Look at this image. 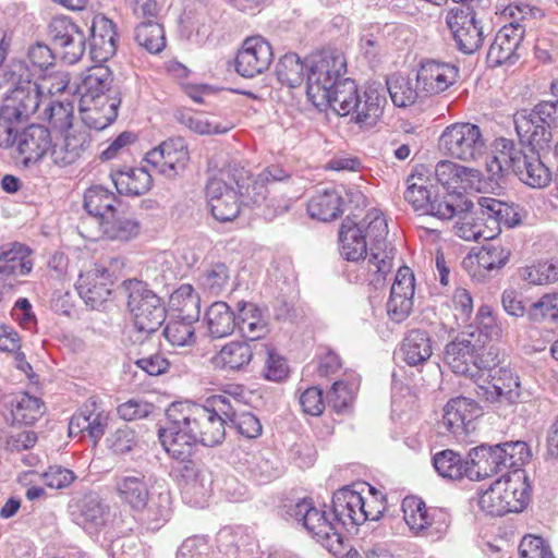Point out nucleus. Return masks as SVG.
Instances as JSON below:
<instances>
[{
    "instance_id": "f257e3e1",
    "label": "nucleus",
    "mask_w": 558,
    "mask_h": 558,
    "mask_svg": "<svg viewBox=\"0 0 558 558\" xmlns=\"http://www.w3.org/2000/svg\"><path fill=\"white\" fill-rule=\"evenodd\" d=\"M345 71L343 54L326 52L308 65L307 97L320 110L330 107L338 116H350L362 129L373 128L386 104L384 88L373 84L361 95L353 80L342 77Z\"/></svg>"
},
{
    "instance_id": "f03ea898",
    "label": "nucleus",
    "mask_w": 558,
    "mask_h": 558,
    "mask_svg": "<svg viewBox=\"0 0 558 558\" xmlns=\"http://www.w3.org/2000/svg\"><path fill=\"white\" fill-rule=\"evenodd\" d=\"M168 425L159 429V439L166 451L184 458L193 452L195 444L214 447L226 437V426L208 405L194 402H173L166 411Z\"/></svg>"
},
{
    "instance_id": "7ed1b4c3",
    "label": "nucleus",
    "mask_w": 558,
    "mask_h": 558,
    "mask_svg": "<svg viewBox=\"0 0 558 558\" xmlns=\"http://www.w3.org/2000/svg\"><path fill=\"white\" fill-rule=\"evenodd\" d=\"M111 492L134 517H138L147 525H153V529L159 527L170 517L169 493H160L157 497L150 498L149 483L143 472L116 474L112 477Z\"/></svg>"
},
{
    "instance_id": "20e7f679",
    "label": "nucleus",
    "mask_w": 558,
    "mask_h": 558,
    "mask_svg": "<svg viewBox=\"0 0 558 558\" xmlns=\"http://www.w3.org/2000/svg\"><path fill=\"white\" fill-rule=\"evenodd\" d=\"M5 77L12 88L0 109V134H10L13 128L27 122L43 104L26 61H13Z\"/></svg>"
},
{
    "instance_id": "39448f33",
    "label": "nucleus",
    "mask_w": 558,
    "mask_h": 558,
    "mask_svg": "<svg viewBox=\"0 0 558 558\" xmlns=\"http://www.w3.org/2000/svg\"><path fill=\"white\" fill-rule=\"evenodd\" d=\"M488 173L495 178L512 171L523 183L542 189L549 184L551 174L534 149L518 148L512 141L496 142L494 155L487 160Z\"/></svg>"
},
{
    "instance_id": "423d86ee",
    "label": "nucleus",
    "mask_w": 558,
    "mask_h": 558,
    "mask_svg": "<svg viewBox=\"0 0 558 558\" xmlns=\"http://www.w3.org/2000/svg\"><path fill=\"white\" fill-rule=\"evenodd\" d=\"M531 458L526 442L509 441L495 446L481 445L468 453V478L480 481L504 470L521 468Z\"/></svg>"
},
{
    "instance_id": "0eeeda50",
    "label": "nucleus",
    "mask_w": 558,
    "mask_h": 558,
    "mask_svg": "<svg viewBox=\"0 0 558 558\" xmlns=\"http://www.w3.org/2000/svg\"><path fill=\"white\" fill-rule=\"evenodd\" d=\"M530 484L520 468L502 474L478 495V507L490 515L520 512L529 504Z\"/></svg>"
},
{
    "instance_id": "6e6552de",
    "label": "nucleus",
    "mask_w": 558,
    "mask_h": 558,
    "mask_svg": "<svg viewBox=\"0 0 558 558\" xmlns=\"http://www.w3.org/2000/svg\"><path fill=\"white\" fill-rule=\"evenodd\" d=\"M369 240V255L366 260L369 282L377 287L391 271L396 254L395 247L386 241L388 225L383 213L372 208L359 225Z\"/></svg>"
},
{
    "instance_id": "1a4fd4ad",
    "label": "nucleus",
    "mask_w": 558,
    "mask_h": 558,
    "mask_svg": "<svg viewBox=\"0 0 558 558\" xmlns=\"http://www.w3.org/2000/svg\"><path fill=\"white\" fill-rule=\"evenodd\" d=\"M287 514L296 523H301L307 533L332 555H341L345 550L344 538L339 530V522L330 519V514L304 498L290 506Z\"/></svg>"
},
{
    "instance_id": "9d476101",
    "label": "nucleus",
    "mask_w": 558,
    "mask_h": 558,
    "mask_svg": "<svg viewBox=\"0 0 558 558\" xmlns=\"http://www.w3.org/2000/svg\"><path fill=\"white\" fill-rule=\"evenodd\" d=\"M470 329L457 336L445 348V362L459 375L471 376L499 363V348L486 347L472 339Z\"/></svg>"
},
{
    "instance_id": "9b49d317",
    "label": "nucleus",
    "mask_w": 558,
    "mask_h": 558,
    "mask_svg": "<svg viewBox=\"0 0 558 558\" xmlns=\"http://www.w3.org/2000/svg\"><path fill=\"white\" fill-rule=\"evenodd\" d=\"M533 9L525 3H511L504 10V15L512 21L505 24L495 35L487 52V62L493 66L511 65L520 58L521 41L525 26L521 21L532 15Z\"/></svg>"
},
{
    "instance_id": "f8f14e48",
    "label": "nucleus",
    "mask_w": 558,
    "mask_h": 558,
    "mask_svg": "<svg viewBox=\"0 0 558 558\" xmlns=\"http://www.w3.org/2000/svg\"><path fill=\"white\" fill-rule=\"evenodd\" d=\"M386 507L381 501H369L362 490L345 486L338 489L332 497V511L336 522L341 525H361L371 520H378Z\"/></svg>"
},
{
    "instance_id": "ddd939ff",
    "label": "nucleus",
    "mask_w": 558,
    "mask_h": 558,
    "mask_svg": "<svg viewBox=\"0 0 558 558\" xmlns=\"http://www.w3.org/2000/svg\"><path fill=\"white\" fill-rule=\"evenodd\" d=\"M128 306L133 314L134 326L140 332L157 331L166 319V308L158 295L142 281H130Z\"/></svg>"
},
{
    "instance_id": "4468645a",
    "label": "nucleus",
    "mask_w": 558,
    "mask_h": 558,
    "mask_svg": "<svg viewBox=\"0 0 558 558\" xmlns=\"http://www.w3.org/2000/svg\"><path fill=\"white\" fill-rule=\"evenodd\" d=\"M439 148L446 156L469 162L482 156L485 141L477 125L457 122L445 128L439 137Z\"/></svg>"
},
{
    "instance_id": "2eb2a0df",
    "label": "nucleus",
    "mask_w": 558,
    "mask_h": 558,
    "mask_svg": "<svg viewBox=\"0 0 558 558\" xmlns=\"http://www.w3.org/2000/svg\"><path fill=\"white\" fill-rule=\"evenodd\" d=\"M402 510L404 521L414 536L438 541L448 531L450 515L441 508H428L421 499L405 498Z\"/></svg>"
},
{
    "instance_id": "dca6fc26",
    "label": "nucleus",
    "mask_w": 558,
    "mask_h": 558,
    "mask_svg": "<svg viewBox=\"0 0 558 558\" xmlns=\"http://www.w3.org/2000/svg\"><path fill=\"white\" fill-rule=\"evenodd\" d=\"M446 23L457 48L466 54L475 52L483 43V28L468 4L454 5L446 15Z\"/></svg>"
},
{
    "instance_id": "f3484780",
    "label": "nucleus",
    "mask_w": 558,
    "mask_h": 558,
    "mask_svg": "<svg viewBox=\"0 0 558 558\" xmlns=\"http://www.w3.org/2000/svg\"><path fill=\"white\" fill-rule=\"evenodd\" d=\"M13 128L10 134H0L5 147H15L24 165L39 161L51 148V135L47 128L32 124L17 133Z\"/></svg>"
},
{
    "instance_id": "a211bd4d",
    "label": "nucleus",
    "mask_w": 558,
    "mask_h": 558,
    "mask_svg": "<svg viewBox=\"0 0 558 558\" xmlns=\"http://www.w3.org/2000/svg\"><path fill=\"white\" fill-rule=\"evenodd\" d=\"M232 181L227 179L226 171L220 177L213 178L206 185L208 205L215 219L226 222L231 221L240 214V193L232 186Z\"/></svg>"
},
{
    "instance_id": "6ab92c4d",
    "label": "nucleus",
    "mask_w": 558,
    "mask_h": 558,
    "mask_svg": "<svg viewBox=\"0 0 558 558\" xmlns=\"http://www.w3.org/2000/svg\"><path fill=\"white\" fill-rule=\"evenodd\" d=\"M49 36L61 58L73 64L85 51L86 38L84 33L66 16H56L48 26Z\"/></svg>"
},
{
    "instance_id": "aec40b11",
    "label": "nucleus",
    "mask_w": 558,
    "mask_h": 558,
    "mask_svg": "<svg viewBox=\"0 0 558 558\" xmlns=\"http://www.w3.org/2000/svg\"><path fill=\"white\" fill-rule=\"evenodd\" d=\"M483 411L480 404L471 398L456 397L448 400L442 409L439 427L456 437L464 436L473 429V423Z\"/></svg>"
},
{
    "instance_id": "412c9836",
    "label": "nucleus",
    "mask_w": 558,
    "mask_h": 558,
    "mask_svg": "<svg viewBox=\"0 0 558 558\" xmlns=\"http://www.w3.org/2000/svg\"><path fill=\"white\" fill-rule=\"evenodd\" d=\"M145 160L167 178H174L186 167L190 156L183 138L163 141L146 154Z\"/></svg>"
},
{
    "instance_id": "4be33fe9",
    "label": "nucleus",
    "mask_w": 558,
    "mask_h": 558,
    "mask_svg": "<svg viewBox=\"0 0 558 558\" xmlns=\"http://www.w3.org/2000/svg\"><path fill=\"white\" fill-rule=\"evenodd\" d=\"M514 125L520 142L527 149H543L551 141V124L541 113L539 104L532 110H521L514 114Z\"/></svg>"
},
{
    "instance_id": "5701e85b",
    "label": "nucleus",
    "mask_w": 558,
    "mask_h": 558,
    "mask_svg": "<svg viewBox=\"0 0 558 558\" xmlns=\"http://www.w3.org/2000/svg\"><path fill=\"white\" fill-rule=\"evenodd\" d=\"M459 76V70L449 62L426 59L420 63L416 84L424 97L438 95L452 86Z\"/></svg>"
},
{
    "instance_id": "b1692460",
    "label": "nucleus",
    "mask_w": 558,
    "mask_h": 558,
    "mask_svg": "<svg viewBox=\"0 0 558 558\" xmlns=\"http://www.w3.org/2000/svg\"><path fill=\"white\" fill-rule=\"evenodd\" d=\"M274 58L270 44L262 36L246 38L235 58V70L243 77H254L266 71Z\"/></svg>"
},
{
    "instance_id": "393cba45",
    "label": "nucleus",
    "mask_w": 558,
    "mask_h": 558,
    "mask_svg": "<svg viewBox=\"0 0 558 558\" xmlns=\"http://www.w3.org/2000/svg\"><path fill=\"white\" fill-rule=\"evenodd\" d=\"M415 277L408 266L400 267L391 287L387 302V313L396 323L404 322L413 310Z\"/></svg>"
},
{
    "instance_id": "a878e982",
    "label": "nucleus",
    "mask_w": 558,
    "mask_h": 558,
    "mask_svg": "<svg viewBox=\"0 0 558 558\" xmlns=\"http://www.w3.org/2000/svg\"><path fill=\"white\" fill-rule=\"evenodd\" d=\"M117 203L114 193L101 185L87 189L84 193V208L88 215L78 226L80 234L83 236L86 230H92L106 218H114Z\"/></svg>"
},
{
    "instance_id": "bb28decb",
    "label": "nucleus",
    "mask_w": 558,
    "mask_h": 558,
    "mask_svg": "<svg viewBox=\"0 0 558 558\" xmlns=\"http://www.w3.org/2000/svg\"><path fill=\"white\" fill-rule=\"evenodd\" d=\"M435 174L437 181L445 189L459 196H462V193L480 189L481 172L478 170L450 160H440L436 165Z\"/></svg>"
},
{
    "instance_id": "cd10ccee",
    "label": "nucleus",
    "mask_w": 558,
    "mask_h": 558,
    "mask_svg": "<svg viewBox=\"0 0 558 558\" xmlns=\"http://www.w3.org/2000/svg\"><path fill=\"white\" fill-rule=\"evenodd\" d=\"M113 76L110 69L101 63L94 65L83 75L77 86L80 102L92 104V101L112 100L119 97L118 92L112 87Z\"/></svg>"
},
{
    "instance_id": "c85d7f7f",
    "label": "nucleus",
    "mask_w": 558,
    "mask_h": 558,
    "mask_svg": "<svg viewBox=\"0 0 558 558\" xmlns=\"http://www.w3.org/2000/svg\"><path fill=\"white\" fill-rule=\"evenodd\" d=\"M109 414L94 398L88 399L71 417L69 435L87 434L95 440L100 439L108 425Z\"/></svg>"
},
{
    "instance_id": "c756f323",
    "label": "nucleus",
    "mask_w": 558,
    "mask_h": 558,
    "mask_svg": "<svg viewBox=\"0 0 558 558\" xmlns=\"http://www.w3.org/2000/svg\"><path fill=\"white\" fill-rule=\"evenodd\" d=\"M111 274L101 265L80 275L76 289L87 305L95 308L102 304L111 293Z\"/></svg>"
},
{
    "instance_id": "7c9ffc66",
    "label": "nucleus",
    "mask_w": 558,
    "mask_h": 558,
    "mask_svg": "<svg viewBox=\"0 0 558 558\" xmlns=\"http://www.w3.org/2000/svg\"><path fill=\"white\" fill-rule=\"evenodd\" d=\"M117 51V31L113 22L105 15L94 16L90 26L89 53L93 61H108Z\"/></svg>"
},
{
    "instance_id": "2f4dec72",
    "label": "nucleus",
    "mask_w": 558,
    "mask_h": 558,
    "mask_svg": "<svg viewBox=\"0 0 558 558\" xmlns=\"http://www.w3.org/2000/svg\"><path fill=\"white\" fill-rule=\"evenodd\" d=\"M167 452L178 461V465L173 470L177 476L183 481L182 494L184 499L194 507H203L205 504L204 485L201 478V470L191 459L192 452L184 458L177 457L172 451Z\"/></svg>"
},
{
    "instance_id": "473e14b6",
    "label": "nucleus",
    "mask_w": 558,
    "mask_h": 558,
    "mask_svg": "<svg viewBox=\"0 0 558 558\" xmlns=\"http://www.w3.org/2000/svg\"><path fill=\"white\" fill-rule=\"evenodd\" d=\"M483 397L489 402L515 404L521 398L519 377L509 368H499L492 375V381L481 387Z\"/></svg>"
},
{
    "instance_id": "72a5a7b5",
    "label": "nucleus",
    "mask_w": 558,
    "mask_h": 558,
    "mask_svg": "<svg viewBox=\"0 0 558 558\" xmlns=\"http://www.w3.org/2000/svg\"><path fill=\"white\" fill-rule=\"evenodd\" d=\"M482 216L485 217L488 228L494 229L493 239L498 235L501 228H514L521 223V215L513 205L493 197H480Z\"/></svg>"
},
{
    "instance_id": "f704fd0d",
    "label": "nucleus",
    "mask_w": 558,
    "mask_h": 558,
    "mask_svg": "<svg viewBox=\"0 0 558 558\" xmlns=\"http://www.w3.org/2000/svg\"><path fill=\"white\" fill-rule=\"evenodd\" d=\"M111 180L121 195L141 196L153 186L151 174L143 167L122 166L111 171Z\"/></svg>"
},
{
    "instance_id": "c9c22d12",
    "label": "nucleus",
    "mask_w": 558,
    "mask_h": 558,
    "mask_svg": "<svg viewBox=\"0 0 558 558\" xmlns=\"http://www.w3.org/2000/svg\"><path fill=\"white\" fill-rule=\"evenodd\" d=\"M254 356L251 344L246 341H229L216 352L210 363L216 369L240 372L245 369Z\"/></svg>"
},
{
    "instance_id": "e433bc0d",
    "label": "nucleus",
    "mask_w": 558,
    "mask_h": 558,
    "mask_svg": "<svg viewBox=\"0 0 558 558\" xmlns=\"http://www.w3.org/2000/svg\"><path fill=\"white\" fill-rule=\"evenodd\" d=\"M87 126L76 124L64 130L63 145L52 150L53 160L60 166L74 163L90 145L92 137Z\"/></svg>"
},
{
    "instance_id": "4c0bfd02",
    "label": "nucleus",
    "mask_w": 558,
    "mask_h": 558,
    "mask_svg": "<svg viewBox=\"0 0 558 558\" xmlns=\"http://www.w3.org/2000/svg\"><path fill=\"white\" fill-rule=\"evenodd\" d=\"M140 231L137 221L126 217L117 216L114 218H106L95 226L92 230H86L83 238L89 241H98L101 239L128 241Z\"/></svg>"
},
{
    "instance_id": "58836bf2",
    "label": "nucleus",
    "mask_w": 558,
    "mask_h": 558,
    "mask_svg": "<svg viewBox=\"0 0 558 558\" xmlns=\"http://www.w3.org/2000/svg\"><path fill=\"white\" fill-rule=\"evenodd\" d=\"M120 97H112V100L92 101V104L80 102L82 122L88 129L101 131L110 125L118 117Z\"/></svg>"
},
{
    "instance_id": "ea45409f",
    "label": "nucleus",
    "mask_w": 558,
    "mask_h": 558,
    "mask_svg": "<svg viewBox=\"0 0 558 558\" xmlns=\"http://www.w3.org/2000/svg\"><path fill=\"white\" fill-rule=\"evenodd\" d=\"M226 175L228 180L235 184L243 202L258 204L266 198L268 183L265 180H260L259 173L252 178L247 169L234 165L226 171Z\"/></svg>"
},
{
    "instance_id": "a19ab883",
    "label": "nucleus",
    "mask_w": 558,
    "mask_h": 558,
    "mask_svg": "<svg viewBox=\"0 0 558 558\" xmlns=\"http://www.w3.org/2000/svg\"><path fill=\"white\" fill-rule=\"evenodd\" d=\"M340 253L351 262H357L364 258V263L368 258L367 241L364 230L356 223L345 221L342 223L339 231Z\"/></svg>"
},
{
    "instance_id": "79ce46f5",
    "label": "nucleus",
    "mask_w": 558,
    "mask_h": 558,
    "mask_svg": "<svg viewBox=\"0 0 558 558\" xmlns=\"http://www.w3.org/2000/svg\"><path fill=\"white\" fill-rule=\"evenodd\" d=\"M236 327L243 337L254 341L268 332L267 319L264 312L254 303L240 302Z\"/></svg>"
},
{
    "instance_id": "37998d69",
    "label": "nucleus",
    "mask_w": 558,
    "mask_h": 558,
    "mask_svg": "<svg viewBox=\"0 0 558 558\" xmlns=\"http://www.w3.org/2000/svg\"><path fill=\"white\" fill-rule=\"evenodd\" d=\"M31 254V248L19 242L1 245L0 263H2L5 268H10L7 271V277L28 275L33 269Z\"/></svg>"
},
{
    "instance_id": "c03bdc74",
    "label": "nucleus",
    "mask_w": 558,
    "mask_h": 558,
    "mask_svg": "<svg viewBox=\"0 0 558 558\" xmlns=\"http://www.w3.org/2000/svg\"><path fill=\"white\" fill-rule=\"evenodd\" d=\"M209 336L220 339L230 336L236 327V318L231 307L222 301L214 302L205 313Z\"/></svg>"
},
{
    "instance_id": "a18cd8bd",
    "label": "nucleus",
    "mask_w": 558,
    "mask_h": 558,
    "mask_svg": "<svg viewBox=\"0 0 558 558\" xmlns=\"http://www.w3.org/2000/svg\"><path fill=\"white\" fill-rule=\"evenodd\" d=\"M472 339L486 347H497L502 338V326L489 305H482L476 314V328L470 331Z\"/></svg>"
},
{
    "instance_id": "49530a36",
    "label": "nucleus",
    "mask_w": 558,
    "mask_h": 558,
    "mask_svg": "<svg viewBox=\"0 0 558 558\" xmlns=\"http://www.w3.org/2000/svg\"><path fill=\"white\" fill-rule=\"evenodd\" d=\"M342 197L335 189L318 191L307 204V213L320 221L336 219L342 213Z\"/></svg>"
},
{
    "instance_id": "de8ad7c7",
    "label": "nucleus",
    "mask_w": 558,
    "mask_h": 558,
    "mask_svg": "<svg viewBox=\"0 0 558 558\" xmlns=\"http://www.w3.org/2000/svg\"><path fill=\"white\" fill-rule=\"evenodd\" d=\"M169 307L177 313V317L198 320L201 315V298L191 284H181L172 292Z\"/></svg>"
},
{
    "instance_id": "09e8293b",
    "label": "nucleus",
    "mask_w": 558,
    "mask_h": 558,
    "mask_svg": "<svg viewBox=\"0 0 558 558\" xmlns=\"http://www.w3.org/2000/svg\"><path fill=\"white\" fill-rule=\"evenodd\" d=\"M326 53L317 56L304 63L296 53H287L280 58L276 66V75L282 84H286L289 87H296L303 82L304 69L308 71V65L312 62L319 60ZM307 76L308 73L306 74V77Z\"/></svg>"
},
{
    "instance_id": "8fccbe9b",
    "label": "nucleus",
    "mask_w": 558,
    "mask_h": 558,
    "mask_svg": "<svg viewBox=\"0 0 558 558\" xmlns=\"http://www.w3.org/2000/svg\"><path fill=\"white\" fill-rule=\"evenodd\" d=\"M44 414L43 401L27 392L17 393L11 401V416L14 424L32 425Z\"/></svg>"
},
{
    "instance_id": "3c124183",
    "label": "nucleus",
    "mask_w": 558,
    "mask_h": 558,
    "mask_svg": "<svg viewBox=\"0 0 558 558\" xmlns=\"http://www.w3.org/2000/svg\"><path fill=\"white\" fill-rule=\"evenodd\" d=\"M401 350L404 361L410 366H417L432 356V340L426 331L412 330L403 340Z\"/></svg>"
},
{
    "instance_id": "603ef678",
    "label": "nucleus",
    "mask_w": 558,
    "mask_h": 558,
    "mask_svg": "<svg viewBox=\"0 0 558 558\" xmlns=\"http://www.w3.org/2000/svg\"><path fill=\"white\" fill-rule=\"evenodd\" d=\"M433 465L436 472L444 478L461 480L468 477L469 464L460 453L445 449L434 454Z\"/></svg>"
},
{
    "instance_id": "864d4df0",
    "label": "nucleus",
    "mask_w": 558,
    "mask_h": 558,
    "mask_svg": "<svg viewBox=\"0 0 558 558\" xmlns=\"http://www.w3.org/2000/svg\"><path fill=\"white\" fill-rule=\"evenodd\" d=\"M472 208L473 203L471 201L450 192L444 196L430 197L425 214L439 219H451L456 215L469 211Z\"/></svg>"
},
{
    "instance_id": "5fc2aeb1",
    "label": "nucleus",
    "mask_w": 558,
    "mask_h": 558,
    "mask_svg": "<svg viewBox=\"0 0 558 558\" xmlns=\"http://www.w3.org/2000/svg\"><path fill=\"white\" fill-rule=\"evenodd\" d=\"M230 271L226 264L215 263L206 267L197 278V284L204 293L218 296L227 290Z\"/></svg>"
},
{
    "instance_id": "6e6d98bb",
    "label": "nucleus",
    "mask_w": 558,
    "mask_h": 558,
    "mask_svg": "<svg viewBox=\"0 0 558 558\" xmlns=\"http://www.w3.org/2000/svg\"><path fill=\"white\" fill-rule=\"evenodd\" d=\"M471 211V209H469ZM464 215L459 218L453 227L454 234L465 241L492 240L494 229L490 230L484 216L476 217L472 213L462 211Z\"/></svg>"
},
{
    "instance_id": "4d7b16f0",
    "label": "nucleus",
    "mask_w": 558,
    "mask_h": 558,
    "mask_svg": "<svg viewBox=\"0 0 558 558\" xmlns=\"http://www.w3.org/2000/svg\"><path fill=\"white\" fill-rule=\"evenodd\" d=\"M521 280L533 286H545L558 280V259L542 260L519 268Z\"/></svg>"
},
{
    "instance_id": "13d9d810",
    "label": "nucleus",
    "mask_w": 558,
    "mask_h": 558,
    "mask_svg": "<svg viewBox=\"0 0 558 558\" xmlns=\"http://www.w3.org/2000/svg\"><path fill=\"white\" fill-rule=\"evenodd\" d=\"M387 89L392 102L397 107L413 105L418 98H424L420 87L414 86L409 77L393 75L387 80Z\"/></svg>"
},
{
    "instance_id": "bf43d9fd",
    "label": "nucleus",
    "mask_w": 558,
    "mask_h": 558,
    "mask_svg": "<svg viewBox=\"0 0 558 558\" xmlns=\"http://www.w3.org/2000/svg\"><path fill=\"white\" fill-rule=\"evenodd\" d=\"M154 17L140 23L135 28L136 43L150 53L160 52L166 46L163 27Z\"/></svg>"
},
{
    "instance_id": "052dcab7",
    "label": "nucleus",
    "mask_w": 558,
    "mask_h": 558,
    "mask_svg": "<svg viewBox=\"0 0 558 558\" xmlns=\"http://www.w3.org/2000/svg\"><path fill=\"white\" fill-rule=\"evenodd\" d=\"M109 509V506L95 494L84 496L78 505L82 523L94 526H100L107 522Z\"/></svg>"
},
{
    "instance_id": "680f3d73",
    "label": "nucleus",
    "mask_w": 558,
    "mask_h": 558,
    "mask_svg": "<svg viewBox=\"0 0 558 558\" xmlns=\"http://www.w3.org/2000/svg\"><path fill=\"white\" fill-rule=\"evenodd\" d=\"M197 322L175 316L167 324L163 335L174 347H191L196 342L194 324Z\"/></svg>"
},
{
    "instance_id": "e2e57ef3",
    "label": "nucleus",
    "mask_w": 558,
    "mask_h": 558,
    "mask_svg": "<svg viewBox=\"0 0 558 558\" xmlns=\"http://www.w3.org/2000/svg\"><path fill=\"white\" fill-rule=\"evenodd\" d=\"M33 83L38 90L43 104H45L49 97L63 93L70 83V78L65 72L50 70L38 76L35 81L33 80Z\"/></svg>"
},
{
    "instance_id": "0e129e2a",
    "label": "nucleus",
    "mask_w": 558,
    "mask_h": 558,
    "mask_svg": "<svg viewBox=\"0 0 558 558\" xmlns=\"http://www.w3.org/2000/svg\"><path fill=\"white\" fill-rule=\"evenodd\" d=\"M73 118L74 106L70 101L49 100L43 113V119L61 132L74 125Z\"/></svg>"
},
{
    "instance_id": "69168bd1",
    "label": "nucleus",
    "mask_w": 558,
    "mask_h": 558,
    "mask_svg": "<svg viewBox=\"0 0 558 558\" xmlns=\"http://www.w3.org/2000/svg\"><path fill=\"white\" fill-rule=\"evenodd\" d=\"M532 323L556 322L558 319V293L544 294L527 308Z\"/></svg>"
},
{
    "instance_id": "338daca9",
    "label": "nucleus",
    "mask_w": 558,
    "mask_h": 558,
    "mask_svg": "<svg viewBox=\"0 0 558 558\" xmlns=\"http://www.w3.org/2000/svg\"><path fill=\"white\" fill-rule=\"evenodd\" d=\"M28 61L32 65V81L54 68L56 57L52 50L44 44H35L28 49Z\"/></svg>"
},
{
    "instance_id": "774afa93",
    "label": "nucleus",
    "mask_w": 558,
    "mask_h": 558,
    "mask_svg": "<svg viewBox=\"0 0 558 558\" xmlns=\"http://www.w3.org/2000/svg\"><path fill=\"white\" fill-rule=\"evenodd\" d=\"M107 447L116 456H123L134 450L138 438L134 429L123 425L112 432L106 439Z\"/></svg>"
}]
</instances>
